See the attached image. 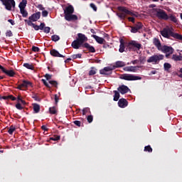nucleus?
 I'll use <instances>...</instances> for the list:
<instances>
[{
  "label": "nucleus",
  "mask_w": 182,
  "mask_h": 182,
  "mask_svg": "<svg viewBox=\"0 0 182 182\" xmlns=\"http://www.w3.org/2000/svg\"><path fill=\"white\" fill-rule=\"evenodd\" d=\"M161 35L165 38L171 39V37H172L176 40L182 41V35L174 33L171 28H164L163 31H161Z\"/></svg>",
  "instance_id": "f257e3e1"
},
{
  "label": "nucleus",
  "mask_w": 182,
  "mask_h": 182,
  "mask_svg": "<svg viewBox=\"0 0 182 182\" xmlns=\"http://www.w3.org/2000/svg\"><path fill=\"white\" fill-rule=\"evenodd\" d=\"M118 11H122L121 13H117L116 15L119 18V19L124 20L126 18V15H129L130 16L138 17V14L136 12H132L127 9V7L124 6H118Z\"/></svg>",
  "instance_id": "f03ea898"
},
{
  "label": "nucleus",
  "mask_w": 182,
  "mask_h": 182,
  "mask_svg": "<svg viewBox=\"0 0 182 182\" xmlns=\"http://www.w3.org/2000/svg\"><path fill=\"white\" fill-rule=\"evenodd\" d=\"M155 12V16L157 17L158 19L168 21V14H167L166 11L161 9H154Z\"/></svg>",
  "instance_id": "7ed1b4c3"
},
{
  "label": "nucleus",
  "mask_w": 182,
  "mask_h": 182,
  "mask_svg": "<svg viewBox=\"0 0 182 182\" xmlns=\"http://www.w3.org/2000/svg\"><path fill=\"white\" fill-rule=\"evenodd\" d=\"M164 55L163 54H154L152 56H150L149 58L147 59L148 63H154L155 65L159 64L160 60H164Z\"/></svg>",
  "instance_id": "20e7f679"
},
{
  "label": "nucleus",
  "mask_w": 182,
  "mask_h": 182,
  "mask_svg": "<svg viewBox=\"0 0 182 182\" xmlns=\"http://www.w3.org/2000/svg\"><path fill=\"white\" fill-rule=\"evenodd\" d=\"M119 79L127 81L141 80V77L133 75L132 74H122L119 75Z\"/></svg>",
  "instance_id": "39448f33"
},
{
  "label": "nucleus",
  "mask_w": 182,
  "mask_h": 182,
  "mask_svg": "<svg viewBox=\"0 0 182 182\" xmlns=\"http://www.w3.org/2000/svg\"><path fill=\"white\" fill-rule=\"evenodd\" d=\"M7 11H12V8H16L15 0H0Z\"/></svg>",
  "instance_id": "423d86ee"
},
{
  "label": "nucleus",
  "mask_w": 182,
  "mask_h": 182,
  "mask_svg": "<svg viewBox=\"0 0 182 182\" xmlns=\"http://www.w3.org/2000/svg\"><path fill=\"white\" fill-rule=\"evenodd\" d=\"M128 48L133 51L139 50L141 48V44L135 41H132L128 43Z\"/></svg>",
  "instance_id": "0eeeda50"
},
{
  "label": "nucleus",
  "mask_w": 182,
  "mask_h": 182,
  "mask_svg": "<svg viewBox=\"0 0 182 182\" xmlns=\"http://www.w3.org/2000/svg\"><path fill=\"white\" fill-rule=\"evenodd\" d=\"M158 50L163 52L164 53H170V54H173L174 52V49L173 47L168 46L166 45H164L162 47L159 48Z\"/></svg>",
  "instance_id": "6e6552de"
},
{
  "label": "nucleus",
  "mask_w": 182,
  "mask_h": 182,
  "mask_svg": "<svg viewBox=\"0 0 182 182\" xmlns=\"http://www.w3.org/2000/svg\"><path fill=\"white\" fill-rule=\"evenodd\" d=\"M142 28H143L142 23L137 22L135 24V26H130V28H132V30H130V32H132L133 33H139V31H141V29H142Z\"/></svg>",
  "instance_id": "1a4fd4ad"
},
{
  "label": "nucleus",
  "mask_w": 182,
  "mask_h": 182,
  "mask_svg": "<svg viewBox=\"0 0 182 182\" xmlns=\"http://www.w3.org/2000/svg\"><path fill=\"white\" fill-rule=\"evenodd\" d=\"M0 70H2L8 77H14L16 75V72L14 70H6L1 65H0Z\"/></svg>",
  "instance_id": "9d476101"
},
{
  "label": "nucleus",
  "mask_w": 182,
  "mask_h": 182,
  "mask_svg": "<svg viewBox=\"0 0 182 182\" xmlns=\"http://www.w3.org/2000/svg\"><path fill=\"white\" fill-rule=\"evenodd\" d=\"M64 19H65L68 22L75 21L78 20V16L75 14H68L64 16Z\"/></svg>",
  "instance_id": "9b49d317"
},
{
  "label": "nucleus",
  "mask_w": 182,
  "mask_h": 182,
  "mask_svg": "<svg viewBox=\"0 0 182 182\" xmlns=\"http://www.w3.org/2000/svg\"><path fill=\"white\" fill-rule=\"evenodd\" d=\"M117 90L122 95H125L128 93V92H130V89H129V87L124 85L119 86Z\"/></svg>",
  "instance_id": "f8f14e48"
},
{
  "label": "nucleus",
  "mask_w": 182,
  "mask_h": 182,
  "mask_svg": "<svg viewBox=\"0 0 182 182\" xmlns=\"http://www.w3.org/2000/svg\"><path fill=\"white\" fill-rule=\"evenodd\" d=\"M41 15V14L40 11L36 12L35 14H32L30 17H28V20L32 21V22H36L38 20L40 19Z\"/></svg>",
  "instance_id": "ddd939ff"
},
{
  "label": "nucleus",
  "mask_w": 182,
  "mask_h": 182,
  "mask_svg": "<svg viewBox=\"0 0 182 182\" xmlns=\"http://www.w3.org/2000/svg\"><path fill=\"white\" fill-rule=\"evenodd\" d=\"M75 12L73 6L70 5L64 9V16L72 15Z\"/></svg>",
  "instance_id": "4468645a"
},
{
  "label": "nucleus",
  "mask_w": 182,
  "mask_h": 182,
  "mask_svg": "<svg viewBox=\"0 0 182 182\" xmlns=\"http://www.w3.org/2000/svg\"><path fill=\"white\" fill-rule=\"evenodd\" d=\"M112 70L113 69H112L110 67H105L104 69L100 70V75H112Z\"/></svg>",
  "instance_id": "2eb2a0df"
},
{
  "label": "nucleus",
  "mask_w": 182,
  "mask_h": 182,
  "mask_svg": "<svg viewBox=\"0 0 182 182\" xmlns=\"http://www.w3.org/2000/svg\"><path fill=\"white\" fill-rule=\"evenodd\" d=\"M75 41L85 43V42L87 41V38L83 33H77V38L75 40Z\"/></svg>",
  "instance_id": "dca6fc26"
},
{
  "label": "nucleus",
  "mask_w": 182,
  "mask_h": 182,
  "mask_svg": "<svg viewBox=\"0 0 182 182\" xmlns=\"http://www.w3.org/2000/svg\"><path fill=\"white\" fill-rule=\"evenodd\" d=\"M118 106L119 108H125L128 106V101L124 98H121L118 102Z\"/></svg>",
  "instance_id": "f3484780"
},
{
  "label": "nucleus",
  "mask_w": 182,
  "mask_h": 182,
  "mask_svg": "<svg viewBox=\"0 0 182 182\" xmlns=\"http://www.w3.org/2000/svg\"><path fill=\"white\" fill-rule=\"evenodd\" d=\"M139 68V66H128V67H124V68H123V70H124L125 72L135 73L138 70Z\"/></svg>",
  "instance_id": "a211bd4d"
},
{
  "label": "nucleus",
  "mask_w": 182,
  "mask_h": 182,
  "mask_svg": "<svg viewBox=\"0 0 182 182\" xmlns=\"http://www.w3.org/2000/svg\"><path fill=\"white\" fill-rule=\"evenodd\" d=\"M50 55H51L53 57L55 58H65V55H63L55 49H52L50 50Z\"/></svg>",
  "instance_id": "6ab92c4d"
},
{
  "label": "nucleus",
  "mask_w": 182,
  "mask_h": 182,
  "mask_svg": "<svg viewBox=\"0 0 182 182\" xmlns=\"http://www.w3.org/2000/svg\"><path fill=\"white\" fill-rule=\"evenodd\" d=\"M82 47L84 48H86L88 52H90V53H95L96 52V50L95 49V48L90 45L88 43H85L83 45H82Z\"/></svg>",
  "instance_id": "aec40b11"
},
{
  "label": "nucleus",
  "mask_w": 182,
  "mask_h": 182,
  "mask_svg": "<svg viewBox=\"0 0 182 182\" xmlns=\"http://www.w3.org/2000/svg\"><path fill=\"white\" fill-rule=\"evenodd\" d=\"M92 38H95V41H97L98 44H104V43L106 42V41L103 38L97 36L96 35H92Z\"/></svg>",
  "instance_id": "412c9836"
},
{
  "label": "nucleus",
  "mask_w": 182,
  "mask_h": 182,
  "mask_svg": "<svg viewBox=\"0 0 182 182\" xmlns=\"http://www.w3.org/2000/svg\"><path fill=\"white\" fill-rule=\"evenodd\" d=\"M83 43H80L77 41H74L73 43H71V47L74 49H80V47H82Z\"/></svg>",
  "instance_id": "4be33fe9"
},
{
  "label": "nucleus",
  "mask_w": 182,
  "mask_h": 182,
  "mask_svg": "<svg viewBox=\"0 0 182 182\" xmlns=\"http://www.w3.org/2000/svg\"><path fill=\"white\" fill-rule=\"evenodd\" d=\"M153 44L155 47H156L157 49L163 47V46L161 44L160 40L159 38H154Z\"/></svg>",
  "instance_id": "5701e85b"
},
{
  "label": "nucleus",
  "mask_w": 182,
  "mask_h": 182,
  "mask_svg": "<svg viewBox=\"0 0 182 182\" xmlns=\"http://www.w3.org/2000/svg\"><path fill=\"white\" fill-rule=\"evenodd\" d=\"M46 26V24L45 23H41V26L35 25L32 26L33 28H34L35 31H43L44 27Z\"/></svg>",
  "instance_id": "b1692460"
},
{
  "label": "nucleus",
  "mask_w": 182,
  "mask_h": 182,
  "mask_svg": "<svg viewBox=\"0 0 182 182\" xmlns=\"http://www.w3.org/2000/svg\"><path fill=\"white\" fill-rule=\"evenodd\" d=\"M32 106H33V111H34V113L37 114V113L40 112V111H41L40 105H38L37 103H33Z\"/></svg>",
  "instance_id": "393cba45"
},
{
  "label": "nucleus",
  "mask_w": 182,
  "mask_h": 182,
  "mask_svg": "<svg viewBox=\"0 0 182 182\" xmlns=\"http://www.w3.org/2000/svg\"><path fill=\"white\" fill-rule=\"evenodd\" d=\"M119 43H120V45H119V52L123 53V52H124V49H125V46H124L125 42H124V39L119 40Z\"/></svg>",
  "instance_id": "a878e982"
},
{
  "label": "nucleus",
  "mask_w": 182,
  "mask_h": 182,
  "mask_svg": "<svg viewBox=\"0 0 182 182\" xmlns=\"http://www.w3.org/2000/svg\"><path fill=\"white\" fill-rule=\"evenodd\" d=\"M172 60H174L176 62L178 61H182V55L181 53H179V55H177L176 54H173L171 58Z\"/></svg>",
  "instance_id": "bb28decb"
},
{
  "label": "nucleus",
  "mask_w": 182,
  "mask_h": 182,
  "mask_svg": "<svg viewBox=\"0 0 182 182\" xmlns=\"http://www.w3.org/2000/svg\"><path fill=\"white\" fill-rule=\"evenodd\" d=\"M20 85L23 87L24 88H26L28 87L33 86V83H31L30 81L23 80V83L20 84Z\"/></svg>",
  "instance_id": "cd10ccee"
},
{
  "label": "nucleus",
  "mask_w": 182,
  "mask_h": 182,
  "mask_svg": "<svg viewBox=\"0 0 182 182\" xmlns=\"http://www.w3.org/2000/svg\"><path fill=\"white\" fill-rule=\"evenodd\" d=\"M26 5L27 0H21V2L18 4V8H20V10L26 9Z\"/></svg>",
  "instance_id": "c85d7f7f"
},
{
  "label": "nucleus",
  "mask_w": 182,
  "mask_h": 182,
  "mask_svg": "<svg viewBox=\"0 0 182 182\" xmlns=\"http://www.w3.org/2000/svg\"><path fill=\"white\" fill-rule=\"evenodd\" d=\"M97 72V70L95 67H91L90 70L88 73V75L93 76L94 75H96Z\"/></svg>",
  "instance_id": "c756f323"
},
{
  "label": "nucleus",
  "mask_w": 182,
  "mask_h": 182,
  "mask_svg": "<svg viewBox=\"0 0 182 182\" xmlns=\"http://www.w3.org/2000/svg\"><path fill=\"white\" fill-rule=\"evenodd\" d=\"M170 19L171 22H173L174 23H176L178 22V20L176 17V16H173L172 14H168V20Z\"/></svg>",
  "instance_id": "7c9ffc66"
},
{
  "label": "nucleus",
  "mask_w": 182,
  "mask_h": 182,
  "mask_svg": "<svg viewBox=\"0 0 182 182\" xmlns=\"http://www.w3.org/2000/svg\"><path fill=\"white\" fill-rule=\"evenodd\" d=\"M125 66V63L123 61H116L114 67L116 68H119Z\"/></svg>",
  "instance_id": "2f4dec72"
},
{
  "label": "nucleus",
  "mask_w": 182,
  "mask_h": 182,
  "mask_svg": "<svg viewBox=\"0 0 182 182\" xmlns=\"http://www.w3.org/2000/svg\"><path fill=\"white\" fill-rule=\"evenodd\" d=\"M8 134L12 135L13 133L16 131V127L14 125H11L9 128L7 129Z\"/></svg>",
  "instance_id": "473e14b6"
},
{
  "label": "nucleus",
  "mask_w": 182,
  "mask_h": 182,
  "mask_svg": "<svg viewBox=\"0 0 182 182\" xmlns=\"http://www.w3.org/2000/svg\"><path fill=\"white\" fill-rule=\"evenodd\" d=\"M49 112L51 114H56L58 113V109L55 107H49Z\"/></svg>",
  "instance_id": "72a5a7b5"
},
{
  "label": "nucleus",
  "mask_w": 182,
  "mask_h": 182,
  "mask_svg": "<svg viewBox=\"0 0 182 182\" xmlns=\"http://www.w3.org/2000/svg\"><path fill=\"white\" fill-rule=\"evenodd\" d=\"M114 101L117 102L118 100L120 98V94L117 90H114Z\"/></svg>",
  "instance_id": "f704fd0d"
},
{
  "label": "nucleus",
  "mask_w": 182,
  "mask_h": 182,
  "mask_svg": "<svg viewBox=\"0 0 182 182\" xmlns=\"http://www.w3.org/2000/svg\"><path fill=\"white\" fill-rule=\"evenodd\" d=\"M164 68L165 71L168 72L169 70L171 68V65L170 63H165L164 64Z\"/></svg>",
  "instance_id": "c9c22d12"
},
{
  "label": "nucleus",
  "mask_w": 182,
  "mask_h": 182,
  "mask_svg": "<svg viewBox=\"0 0 182 182\" xmlns=\"http://www.w3.org/2000/svg\"><path fill=\"white\" fill-rule=\"evenodd\" d=\"M144 151L148 152V153H152L153 152V149H152V148H151V146L150 145H147L144 149Z\"/></svg>",
  "instance_id": "e433bc0d"
},
{
  "label": "nucleus",
  "mask_w": 182,
  "mask_h": 182,
  "mask_svg": "<svg viewBox=\"0 0 182 182\" xmlns=\"http://www.w3.org/2000/svg\"><path fill=\"white\" fill-rule=\"evenodd\" d=\"M23 67L28 68V70H34V67L33 64L24 63Z\"/></svg>",
  "instance_id": "4c0bfd02"
},
{
  "label": "nucleus",
  "mask_w": 182,
  "mask_h": 182,
  "mask_svg": "<svg viewBox=\"0 0 182 182\" xmlns=\"http://www.w3.org/2000/svg\"><path fill=\"white\" fill-rule=\"evenodd\" d=\"M51 40H52V41H53V42H56V41H58L60 40V37L58 36V35H53V36H51Z\"/></svg>",
  "instance_id": "58836bf2"
},
{
  "label": "nucleus",
  "mask_w": 182,
  "mask_h": 182,
  "mask_svg": "<svg viewBox=\"0 0 182 182\" xmlns=\"http://www.w3.org/2000/svg\"><path fill=\"white\" fill-rule=\"evenodd\" d=\"M50 141H58L60 140V136L55 135L54 136L50 137Z\"/></svg>",
  "instance_id": "ea45409f"
},
{
  "label": "nucleus",
  "mask_w": 182,
  "mask_h": 182,
  "mask_svg": "<svg viewBox=\"0 0 182 182\" xmlns=\"http://www.w3.org/2000/svg\"><path fill=\"white\" fill-rule=\"evenodd\" d=\"M20 12L23 18H26L28 16V11L26 9H20Z\"/></svg>",
  "instance_id": "a19ab883"
},
{
  "label": "nucleus",
  "mask_w": 182,
  "mask_h": 182,
  "mask_svg": "<svg viewBox=\"0 0 182 182\" xmlns=\"http://www.w3.org/2000/svg\"><path fill=\"white\" fill-rule=\"evenodd\" d=\"M49 84L52 86L55 87V88H58V83L57 81L55 80H50Z\"/></svg>",
  "instance_id": "79ce46f5"
},
{
  "label": "nucleus",
  "mask_w": 182,
  "mask_h": 182,
  "mask_svg": "<svg viewBox=\"0 0 182 182\" xmlns=\"http://www.w3.org/2000/svg\"><path fill=\"white\" fill-rule=\"evenodd\" d=\"M82 58V54H80V53H77V54L71 55V59H73V60H75L77 58Z\"/></svg>",
  "instance_id": "37998d69"
},
{
  "label": "nucleus",
  "mask_w": 182,
  "mask_h": 182,
  "mask_svg": "<svg viewBox=\"0 0 182 182\" xmlns=\"http://www.w3.org/2000/svg\"><path fill=\"white\" fill-rule=\"evenodd\" d=\"M90 112V109L89 107L84 108L82 110V115H86V114Z\"/></svg>",
  "instance_id": "c03bdc74"
},
{
  "label": "nucleus",
  "mask_w": 182,
  "mask_h": 182,
  "mask_svg": "<svg viewBox=\"0 0 182 182\" xmlns=\"http://www.w3.org/2000/svg\"><path fill=\"white\" fill-rule=\"evenodd\" d=\"M24 21L28 24V26H34L35 24L33 23L32 20H24Z\"/></svg>",
  "instance_id": "a18cd8bd"
},
{
  "label": "nucleus",
  "mask_w": 182,
  "mask_h": 182,
  "mask_svg": "<svg viewBox=\"0 0 182 182\" xmlns=\"http://www.w3.org/2000/svg\"><path fill=\"white\" fill-rule=\"evenodd\" d=\"M43 31L46 33H50V28L48 26H44V28H43Z\"/></svg>",
  "instance_id": "49530a36"
},
{
  "label": "nucleus",
  "mask_w": 182,
  "mask_h": 182,
  "mask_svg": "<svg viewBox=\"0 0 182 182\" xmlns=\"http://www.w3.org/2000/svg\"><path fill=\"white\" fill-rule=\"evenodd\" d=\"M15 107H16V109L18 110H23V106L20 104V102H18L16 105H15Z\"/></svg>",
  "instance_id": "de8ad7c7"
},
{
  "label": "nucleus",
  "mask_w": 182,
  "mask_h": 182,
  "mask_svg": "<svg viewBox=\"0 0 182 182\" xmlns=\"http://www.w3.org/2000/svg\"><path fill=\"white\" fill-rule=\"evenodd\" d=\"M87 121L88 123H92L93 122V116L92 115H88L87 117Z\"/></svg>",
  "instance_id": "09e8293b"
},
{
  "label": "nucleus",
  "mask_w": 182,
  "mask_h": 182,
  "mask_svg": "<svg viewBox=\"0 0 182 182\" xmlns=\"http://www.w3.org/2000/svg\"><path fill=\"white\" fill-rule=\"evenodd\" d=\"M41 82H43V84H44V85H45L46 87H48V88H49V89L51 88V87L48 85V83L47 82V81H46V80L42 79V80H41Z\"/></svg>",
  "instance_id": "8fccbe9b"
},
{
  "label": "nucleus",
  "mask_w": 182,
  "mask_h": 182,
  "mask_svg": "<svg viewBox=\"0 0 182 182\" xmlns=\"http://www.w3.org/2000/svg\"><path fill=\"white\" fill-rule=\"evenodd\" d=\"M32 51H33V52H37V53H38V52H41V49H40V48H38V47L32 46Z\"/></svg>",
  "instance_id": "3c124183"
},
{
  "label": "nucleus",
  "mask_w": 182,
  "mask_h": 182,
  "mask_svg": "<svg viewBox=\"0 0 182 182\" xmlns=\"http://www.w3.org/2000/svg\"><path fill=\"white\" fill-rule=\"evenodd\" d=\"M73 123L74 124H75L77 127H80V126L82 124V122H80V121H79V120L73 121Z\"/></svg>",
  "instance_id": "603ef678"
},
{
  "label": "nucleus",
  "mask_w": 182,
  "mask_h": 182,
  "mask_svg": "<svg viewBox=\"0 0 182 182\" xmlns=\"http://www.w3.org/2000/svg\"><path fill=\"white\" fill-rule=\"evenodd\" d=\"M139 61H140V63H144L146 62V57L140 56Z\"/></svg>",
  "instance_id": "864d4df0"
},
{
  "label": "nucleus",
  "mask_w": 182,
  "mask_h": 182,
  "mask_svg": "<svg viewBox=\"0 0 182 182\" xmlns=\"http://www.w3.org/2000/svg\"><path fill=\"white\" fill-rule=\"evenodd\" d=\"M6 37H12L13 36V33L11 31H7L6 33Z\"/></svg>",
  "instance_id": "5fc2aeb1"
},
{
  "label": "nucleus",
  "mask_w": 182,
  "mask_h": 182,
  "mask_svg": "<svg viewBox=\"0 0 182 182\" xmlns=\"http://www.w3.org/2000/svg\"><path fill=\"white\" fill-rule=\"evenodd\" d=\"M90 6V8H92V9H93L95 11H97V6L93 3H91Z\"/></svg>",
  "instance_id": "6e6d98bb"
},
{
  "label": "nucleus",
  "mask_w": 182,
  "mask_h": 182,
  "mask_svg": "<svg viewBox=\"0 0 182 182\" xmlns=\"http://www.w3.org/2000/svg\"><path fill=\"white\" fill-rule=\"evenodd\" d=\"M8 100H11V101H16L17 99L16 97L13 95H8Z\"/></svg>",
  "instance_id": "4d7b16f0"
},
{
  "label": "nucleus",
  "mask_w": 182,
  "mask_h": 182,
  "mask_svg": "<svg viewBox=\"0 0 182 182\" xmlns=\"http://www.w3.org/2000/svg\"><path fill=\"white\" fill-rule=\"evenodd\" d=\"M48 16V11H42V16L43 17H47Z\"/></svg>",
  "instance_id": "13d9d810"
},
{
  "label": "nucleus",
  "mask_w": 182,
  "mask_h": 182,
  "mask_svg": "<svg viewBox=\"0 0 182 182\" xmlns=\"http://www.w3.org/2000/svg\"><path fill=\"white\" fill-rule=\"evenodd\" d=\"M128 21L129 22H132V23H135V18L134 17H128Z\"/></svg>",
  "instance_id": "bf43d9fd"
},
{
  "label": "nucleus",
  "mask_w": 182,
  "mask_h": 182,
  "mask_svg": "<svg viewBox=\"0 0 182 182\" xmlns=\"http://www.w3.org/2000/svg\"><path fill=\"white\" fill-rule=\"evenodd\" d=\"M45 77H46V80H50L52 75H50L49 74H46Z\"/></svg>",
  "instance_id": "052dcab7"
},
{
  "label": "nucleus",
  "mask_w": 182,
  "mask_h": 182,
  "mask_svg": "<svg viewBox=\"0 0 182 182\" xmlns=\"http://www.w3.org/2000/svg\"><path fill=\"white\" fill-rule=\"evenodd\" d=\"M37 8H38L39 10H41V11H44V10H45V8H44L43 6L41 5V4L38 5V6H37Z\"/></svg>",
  "instance_id": "680f3d73"
},
{
  "label": "nucleus",
  "mask_w": 182,
  "mask_h": 182,
  "mask_svg": "<svg viewBox=\"0 0 182 182\" xmlns=\"http://www.w3.org/2000/svg\"><path fill=\"white\" fill-rule=\"evenodd\" d=\"M59 102V97L57 95H55V105H58Z\"/></svg>",
  "instance_id": "e2e57ef3"
},
{
  "label": "nucleus",
  "mask_w": 182,
  "mask_h": 182,
  "mask_svg": "<svg viewBox=\"0 0 182 182\" xmlns=\"http://www.w3.org/2000/svg\"><path fill=\"white\" fill-rule=\"evenodd\" d=\"M21 101H23L22 100V97L21 95H18V97H17V102H18V103H20V102H21Z\"/></svg>",
  "instance_id": "0e129e2a"
},
{
  "label": "nucleus",
  "mask_w": 182,
  "mask_h": 182,
  "mask_svg": "<svg viewBox=\"0 0 182 182\" xmlns=\"http://www.w3.org/2000/svg\"><path fill=\"white\" fill-rule=\"evenodd\" d=\"M41 129H42V130L48 131V128H47L46 125H42Z\"/></svg>",
  "instance_id": "69168bd1"
},
{
  "label": "nucleus",
  "mask_w": 182,
  "mask_h": 182,
  "mask_svg": "<svg viewBox=\"0 0 182 182\" xmlns=\"http://www.w3.org/2000/svg\"><path fill=\"white\" fill-rule=\"evenodd\" d=\"M8 22H9L11 26L15 25V21H14L13 20L9 19V20H8Z\"/></svg>",
  "instance_id": "338daca9"
},
{
  "label": "nucleus",
  "mask_w": 182,
  "mask_h": 182,
  "mask_svg": "<svg viewBox=\"0 0 182 182\" xmlns=\"http://www.w3.org/2000/svg\"><path fill=\"white\" fill-rule=\"evenodd\" d=\"M178 77L182 78V68H181V70H179V75Z\"/></svg>",
  "instance_id": "774afa93"
}]
</instances>
